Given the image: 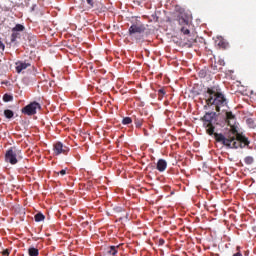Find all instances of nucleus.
I'll return each instance as SVG.
<instances>
[{
  "label": "nucleus",
  "instance_id": "22",
  "mask_svg": "<svg viewBox=\"0 0 256 256\" xmlns=\"http://www.w3.org/2000/svg\"><path fill=\"white\" fill-rule=\"evenodd\" d=\"M218 45H219V47H223V48H226V47H227V45H225V44H224L223 42H221V41L218 43Z\"/></svg>",
  "mask_w": 256,
  "mask_h": 256
},
{
  "label": "nucleus",
  "instance_id": "24",
  "mask_svg": "<svg viewBox=\"0 0 256 256\" xmlns=\"http://www.w3.org/2000/svg\"><path fill=\"white\" fill-rule=\"evenodd\" d=\"M0 49L5 50V45L0 41Z\"/></svg>",
  "mask_w": 256,
  "mask_h": 256
},
{
  "label": "nucleus",
  "instance_id": "2",
  "mask_svg": "<svg viewBox=\"0 0 256 256\" xmlns=\"http://www.w3.org/2000/svg\"><path fill=\"white\" fill-rule=\"evenodd\" d=\"M205 97L207 105H215L216 111H220L221 107L227 105V99L223 93L217 91L216 88H208Z\"/></svg>",
  "mask_w": 256,
  "mask_h": 256
},
{
  "label": "nucleus",
  "instance_id": "23",
  "mask_svg": "<svg viewBox=\"0 0 256 256\" xmlns=\"http://www.w3.org/2000/svg\"><path fill=\"white\" fill-rule=\"evenodd\" d=\"M88 5H90V7H93V0H87Z\"/></svg>",
  "mask_w": 256,
  "mask_h": 256
},
{
  "label": "nucleus",
  "instance_id": "11",
  "mask_svg": "<svg viewBox=\"0 0 256 256\" xmlns=\"http://www.w3.org/2000/svg\"><path fill=\"white\" fill-rule=\"evenodd\" d=\"M28 253L30 256H37L39 255V250L37 248H29Z\"/></svg>",
  "mask_w": 256,
  "mask_h": 256
},
{
  "label": "nucleus",
  "instance_id": "12",
  "mask_svg": "<svg viewBox=\"0 0 256 256\" xmlns=\"http://www.w3.org/2000/svg\"><path fill=\"white\" fill-rule=\"evenodd\" d=\"M13 33L17 32V31H25V26L21 25V24H17L13 29H12Z\"/></svg>",
  "mask_w": 256,
  "mask_h": 256
},
{
  "label": "nucleus",
  "instance_id": "21",
  "mask_svg": "<svg viewBox=\"0 0 256 256\" xmlns=\"http://www.w3.org/2000/svg\"><path fill=\"white\" fill-rule=\"evenodd\" d=\"M17 39V33L13 32L12 33V41H15Z\"/></svg>",
  "mask_w": 256,
  "mask_h": 256
},
{
  "label": "nucleus",
  "instance_id": "7",
  "mask_svg": "<svg viewBox=\"0 0 256 256\" xmlns=\"http://www.w3.org/2000/svg\"><path fill=\"white\" fill-rule=\"evenodd\" d=\"M27 67H31V64L27 63V62H16V71L17 73H21V71H25V69H27Z\"/></svg>",
  "mask_w": 256,
  "mask_h": 256
},
{
  "label": "nucleus",
  "instance_id": "9",
  "mask_svg": "<svg viewBox=\"0 0 256 256\" xmlns=\"http://www.w3.org/2000/svg\"><path fill=\"white\" fill-rule=\"evenodd\" d=\"M157 169L158 171H165V169H167V161L160 159L157 163Z\"/></svg>",
  "mask_w": 256,
  "mask_h": 256
},
{
  "label": "nucleus",
  "instance_id": "1",
  "mask_svg": "<svg viewBox=\"0 0 256 256\" xmlns=\"http://www.w3.org/2000/svg\"><path fill=\"white\" fill-rule=\"evenodd\" d=\"M226 119L228 125H230V132L224 136L223 134L215 133L214 137L217 143H222L225 147L229 149H243L249 145V139L247 137L237 133V128L233 126L235 123V115L232 112H226Z\"/></svg>",
  "mask_w": 256,
  "mask_h": 256
},
{
  "label": "nucleus",
  "instance_id": "16",
  "mask_svg": "<svg viewBox=\"0 0 256 256\" xmlns=\"http://www.w3.org/2000/svg\"><path fill=\"white\" fill-rule=\"evenodd\" d=\"M246 165H252L253 163V157L251 156H247L245 159H244Z\"/></svg>",
  "mask_w": 256,
  "mask_h": 256
},
{
  "label": "nucleus",
  "instance_id": "20",
  "mask_svg": "<svg viewBox=\"0 0 256 256\" xmlns=\"http://www.w3.org/2000/svg\"><path fill=\"white\" fill-rule=\"evenodd\" d=\"M2 255L3 256H9V251L6 249V250H3L2 251Z\"/></svg>",
  "mask_w": 256,
  "mask_h": 256
},
{
  "label": "nucleus",
  "instance_id": "5",
  "mask_svg": "<svg viewBox=\"0 0 256 256\" xmlns=\"http://www.w3.org/2000/svg\"><path fill=\"white\" fill-rule=\"evenodd\" d=\"M37 109H41V105L37 102H32L22 109V113L25 115H35Z\"/></svg>",
  "mask_w": 256,
  "mask_h": 256
},
{
  "label": "nucleus",
  "instance_id": "14",
  "mask_svg": "<svg viewBox=\"0 0 256 256\" xmlns=\"http://www.w3.org/2000/svg\"><path fill=\"white\" fill-rule=\"evenodd\" d=\"M4 115L7 119H11L13 117V111L11 110H5Z\"/></svg>",
  "mask_w": 256,
  "mask_h": 256
},
{
  "label": "nucleus",
  "instance_id": "3",
  "mask_svg": "<svg viewBox=\"0 0 256 256\" xmlns=\"http://www.w3.org/2000/svg\"><path fill=\"white\" fill-rule=\"evenodd\" d=\"M214 118L215 112H208L203 117L204 127L207 128L206 131L208 135H213V133H215V128L213 127V124H211Z\"/></svg>",
  "mask_w": 256,
  "mask_h": 256
},
{
  "label": "nucleus",
  "instance_id": "18",
  "mask_svg": "<svg viewBox=\"0 0 256 256\" xmlns=\"http://www.w3.org/2000/svg\"><path fill=\"white\" fill-rule=\"evenodd\" d=\"M181 31L184 35H189V33H190L189 29H187V28H182Z\"/></svg>",
  "mask_w": 256,
  "mask_h": 256
},
{
  "label": "nucleus",
  "instance_id": "25",
  "mask_svg": "<svg viewBox=\"0 0 256 256\" xmlns=\"http://www.w3.org/2000/svg\"><path fill=\"white\" fill-rule=\"evenodd\" d=\"M136 127H141V122L136 123Z\"/></svg>",
  "mask_w": 256,
  "mask_h": 256
},
{
  "label": "nucleus",
  "instance_id": "8",
  "mask_svg": "<svg viewBox=\"0 0 256 256\" xmlns=\"http://www.w3.org/2000/svg\"><path fill=\"white\" fill-rule=\"evenodd\" d=\"M129 33L131 35H133V33H143V26H139V25H132L129 28Z\"/></svg>",
  "mask_w": 256,
  "mask_h": 256
},
{
  "label": "nucleus",
  "instance_id": "6",
  "mask_svg": "<svg viewBox=\"0 0 256 256\" xmlns=\"http://www.w3.org/2000/svg\"><path fill=\"white\" fill-rule=\"evenodd\" d=\"M69 147L64 146L63 143L58 142L54 144V155H61V153H68Z\"/></svg>",
  "mask_w": 256,
  "mask_h": 256
},
{
  "label": "nucleus",
  "instance_id": "10",
  "mask_svg": "<svg viewBox=\"0 0 256 256\" xmlns=\"http://www.w3.org/2000/svg\"><path fill=\"white\" fill-rule=\"evenodd\" d=\"M117 249H119V246H111L108 251L107 254L108 255H117Z\"/></svg>",
  "mask_w": 256,
  "mask_h": 256
},
{
  "label": "nucleus",
  "instance_id": "4",
  "mask_svg": "<svg viewBox=\"0 0 256 256\" xmlns=\"http://www.w3.org/2000/svg\"><path fill=\"white\" fill-rule=\"evenodd\" d=\"M17 153H19V151L14 150L13 148L6 151V154H5L6 163H10L11 165H17V162H18Z\"/></svg>",
  "mask_w": 256,
  "mask_h": 256
},
{
  "label": "nucleus",
  "instance_id": "15",
  "mask_svg": "<svg viewBox=\"0 0 256 256\" xmlns=\"http://www.w3.org/2000/svg\"><path fill=\"white\" fill-rule=\"evenodd\" d=\"M3 100L6 102V103H9V101H13V96L9 95V94H5L4 97H3Z\"/></svg>",
  "mask_w": 256,
  "mask_h": 256
},
{
  "label": "nucleus",
  "instance_id": "19",
  "mask_svg": "<svg viewBox=\"0 0 256 256\" xmlns=\"http://www.w3.org/2000/svg\"><path fill=\"white\" fill-rule=\"evenodd\" d=\"M59 175H67V170L63 169L59 172Z\"/></svg>",
  "mask_w": 256,
  "mask_h": 256
},
{
  "label": "nucleus",
  "instance_id": "17",
  "mask_svg": "<svg viewBox=\"0 0 256 256\" xmlns=\"http://www.w3.org/2000/svg\"><path fill=\"white\" fill-rule=\"evenodd\" d=\"M122 123L123 125H130V123H132V120L129 117H125L123 118Z\"/></svg>",
  "mask_w": 256,
  "mask_h": 256
},
{
  "label": "nucleus",
  "instance_id": "13",
  "mask_svg": "<svg viewBox=\"0 0 256 256\" xmlns=\"http://www.w3.org/2000/svg\"><path fill=\"white\" fill-rule=\"evenodd\" d=\"M45 219V216L42 213H38L35 215V221H43Z\"/></svg>",
  "mask_w": 256,
  "mask_h": 256
}]
</instances>
